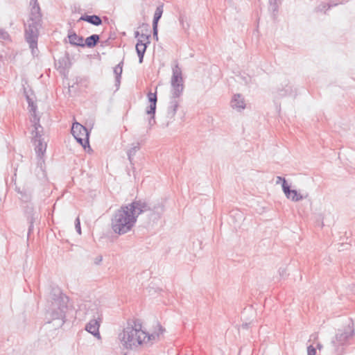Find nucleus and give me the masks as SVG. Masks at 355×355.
Segmentation results:
<instances>
[{
  "label": "nucleus",
  "mask_w": 355,
  "mask_h": 355,
  "mask_svg": "<svg viewBox=\"0 0 355 355\" xmlns=\"http://www.w3.org/2000/svg\"><path fill=\"white\" fill-rule=\"evenodd\" d=\"M151 210L148 202L144 199L135 198L132 202L122 205L117 209L111 220L113 232L123 235L130 232L137 223L138 216Z\"/></svg>",
  "instance_id": "obj_1"
},
{
  "label": "nucleus",
  "mask_w": 355,
  "mask_h": 355,
  "mask_svg": "<svg viewBox=\"0 0 355 355\" xmlns=\"http://www.w3.org/2000/svg\"><path fill=\"white\" fill-rule=\"evenodd\" d=\"M50 295L51 304L46 313V317L51 320H58V326L62 327L65 322L69 298L59 288H53Z\"/></svg>",
  "instance_id": "obj_2"
},
{
  "label": "nucleus",
  "mask_w": 355,
  "mask_h": 355,
  "mask_svg": "<svg viewBox=\"0 0 355 355\" xmlns=\"http://www.w3.org/2000/svg\"><path fill=\"white\" fill-rule=\"evenodd\" d=\"M141 324L134 322V325L128 324L123 332L121 342L126 349H132L146 342V332L141 329Z\"/></svg>",
  "instance_id": "obj_3"
},
{
  "label": "nucleus",
  "mask_w": 355,
  "mask_h": 355,
  "mask_svg": "<svg viewBox=\"0 0 355 355\" xmlns=\"http://www.w3.org/2000/svg\"><path fill=\"white\" fill-rule=\"evenodd\" d=\"M79 320H85L90 319H102V313L98 305L92 301H86L79 305L76 311Z\"/></svg>",
  "instance_id": "obj_4"
},
{
  "label": "nucleus",
  "mask_w": 355,
  "mask_h": 355,
  "mask_svg": "<svg viewBox=\"0 0 355 355\" xmlns=\"http://www.w3.org/2000/svg\"><path fill=\"white\" fill-rule=\"evenodd\" d=\"M171 98L177 99L179 98L184 90L183 78L182 69L178 64L173 67V75L171 78Z\"/></svg>",
  "instance_id": "obj_5"
},
{
  "label": "nucleus",
  "mask_w": 355,
  "mask_h": 355,
  "mask_svg": "<svg viewBox=\"0 0 355 355\" xmlns=\"http://www.w3.org/2000/svg\"><path fill=\"white\" fill-rule=\"evenodd\" d=\"M71 133L77 142L84 149H86L87 147L89 148V132L87 128L78 122H75L71 127Z\"/></svg>",
  "instance_id": "obj_6"
},
{
  "label": "nucleus",
  "mask_w": 355,
  "mask_h": 355,
  "mask_svg": "<svg viewBox=\"0 0 355 355\" xmlns=\"http://www.w3.org/2000/svg\"><path fill=\"white\" fill-rule=\"evenodd\" d=\"M41 26L28 25L25 29V40L29 44L31 53L33 55L38 53L37 40L39 37V28Z\"/></svg>",
  "instance_id": "obj_7"
},
{
  "label": "nucleus",
  "mask_w": 355,
  "mask_h": 355,
  "mask_svg": "<svg viewBox=\"0 0 355 355\" xmlns=\"http://www.w3.org/2000/svg\"><path fill=\"white\" fill-rule=\"evenodd\" d=\"M354 325L353 321L349 319L347 327L343 331H338L336 335L335 340H333L331 342L335 347L344 345L354 335Z\"/></svg>",
  "instance_id": "obj_8"
},
{
  "label": "nucleus",
  "mask_w": 355,
  "mask_h": 355,
  "mask_svg": "<svg viewBox=\"0 0 355 355\" xmlns=\"http://www.w3.org/2000/svg\"><path fill=\"white\" fill-rule=\"evenodd\" d=\"M34 127L35 130H33L32 134L34 135L33 142L35 146V152L39 156H42L44 154L46 150V144L44 141V139L42 137V136L40 134V131L39 130V128L42 129V127L39 123V121L37 123H35Z\"/></svg>",
  "instance_id": "obj_9"
},
{
  "label": "nucleus",
  "mask_w": 355,
  "mask_h": 355,
  "mask_svg": "<svg viewBox=\"0 0 355 355\" xmlns=\"http://www.w3.org/2000/svg\"><path fill=\"white\" fill-rule=\"evenodd\" d=\"M147 98L150 105L146 107V112L150 116L148 119V125L151 128L155 124V116L157 102V91L155 92H149L147 94Z\"/></svg>",
  "instance_id": "obj_10"
},
{
  "label": "nucleus",
  "mask_w": 355,
  "mask_h": 355,
  "mask_svg": "<svg viewBox=\"0 0 355 355\" xmlns=\"http://www.w3.org/2000/svg\"><path fill=\"white\" fill-rule=\"evenodd\" d=\"M33 6L31 8L28 25L42 26V13L37 0H31Z\"/></svg>",
  "instance_id": "obj_11"
},
{
  "label": "nucleus",
  "mask_w": 355,
  "mask_h": 355,
  "mask_svg": "<svg viewBox=\"0 0 355 355\" xmlns=\"http://www.w3.org/2000/svg\"><path fill=\"white\" fill-rule=\"evenodd\" d=\"M275 93L276 96L279 98L295 95V94H294L295 91L293 90V87L289 84V82L287 80H285L280 86L277 87Z\"/></svg>",
  "instance_id": "obj_12"
},
{
  "label": "nucleus",
  "mask_w": 355,
  "mask_h": 355,
  "mask_svg": "<svg viewBox=\"0 0 355 355\" xmlns=\"http://www.w3.org/2000/svg\"><path fill=\"white\" fill-rule=\"evenodd\" d=\"M102 319H90L85 326V330L97 338H101L99 333L100 322Z\"/></svg>",
  "instance_id": "obj_13"
},
{
  "label": "nucleus",
  "mask_w": 355,
  "mask_h": 355,
  "mask_svg": "<svg viewBox=\"0 0 355 355\" xmlns=\"http://www.w3.org/2000/svg\"><path fill=\"white\" fill-rule=\"evenodd\" d=\"M179 106V101L178 99L175 98H171L169 102V105L167 109L166 112V118H167V122L166 125L168 126L174 119V116L177 112L178 107Z\"/></svg>",
  "instance_id": "obj_14"
},
{
  "label": "nucleus",
  "mask_w": 355,
  "mask_h": 355,
  "mask_svg": "<svg viewBox=\"0 0 355 355\" xmlns=\"http://www.w3.org/2000/svg\"><path fill=\"white\" fill-rule=\"evenodd\" d=\"M231 106L239 111L245 109V103L243 97L239 94H234L231 101Z\"/></svg>",
  "instance_id": "obj_15"
},
{
  "label": "nucleus",
  "mask_w": 355,
  "mask_h": 355,
  "mask_svg": "<svg viewBox=\"0 0 355 355\" xmlns=\"http://www.w3.org/2000/svg\"><path fill=\"white\" fill-rule=\"evenodd\" d=\"M148 44L144 43V40H138L136 44V51L139 57V62L141 64L144 61V54Z\"/></svg>",
  "instance_id": "obj_16"
},
{
  "label": "nucleus",
  "mask_w": 355,
  "mask_h": 355,
  "mask_svg": "<svg viewBox=\"0 0 355 355\" xmlns=\"http://www.w3.org/2000/svg\"><path fill=\"white\" fill-rule=\"evenodd\" d=\"M79 20L87 21V23H89L94 26H100L102 24L101 18L96 15H83L80 17Z\"/></svg>",
  "instance_id": "obj_17"
},
{
  "label": "nucleus",
  "mask_w": 355,
  "mask_h": 355,
  "mask_svg": "<svg viewBox=\"0 0 355 355\" xmlns=\"http://www.w3.org/2000/svg\"><path fill=\"white\" fill-rule=\"evenodd\" d=\"M69 43L76 46L83 47V37L78 35L76 33L69 34L68 35Z\"/></svg>",
  "instance_id": "obj_18"
},
{
  "label": "nucleus",
  "mask_w": 355,
  "mask_h": 355,
  "mask_svg": "<svg viewBox=\"0 0 355 355\" xmlns=\"http://www.w3.org/2000/svg\"><path fill=\"white\" fill-rule=\"evenodd\" d=\"M100 36L97 34H93L85 39L83 47L94 48L99 42Z\"/></svg>",
  "instance_id": "obj_19"
},
{
  "label": "nucleus",
  "mask_w": 355,
  "mask_h": 355,
  "mask_svg": "<svg viewBox=\"0 0 355 355\" xmlns=\"http://www.w3.org/2000/svg\"><path fill=\"white\" fill-rule=\"evenodd\" d=\"M141 146L139 142L134 143L132 147L128 150L127 155L130 163L133 165V157L136 153L140 150Z\"/></svg>",
  "instance_id": "obj_20"
},
{
  "label": "nucleus",
  "mask_w": 355,
  "mask_h": 355,
  "mask_svg": "<svg viewBox=\"0 0 355 355\" xmlns=\"http://www.w3.org/2000/svg\"><path fill=\"white\" fill-rule=\"evenodd\" d=\"M163 12L164 4L162 3L159 5L155 9L153 19V25L158 26V22L162 16Z\"/></svg>",
  "instance_id": "obj_21"
},
{
  "label": "nucleus",
  "mask_w": 355,
  "mask_h": 355,
  "mask_svg": "<svg viewBox=\"0 0 355 355\" xmlns=\"http://www.w3.org/2000/svg\"><path fill=\"white\" fill-rule=\"evenodd\" d=\"M282 0H269V9L272 12V16L275 19L279 10V6Z\"/></svg>",
  "instance_id": "obj_22"
},
{
  "label": "nucleus",
  "mask_w": 355,
  "mask_h": 355,
  "mask_svg": "<svg viewBox=\"0 0 355 355\" xmlns=\"http://www.w3.org/2000/svg\"><path fill=\"white\" fill-rule=\"evenodd\" d=\"M123 61L119 62L114 68V73L116 75V85H118L120 84V80L121 77L122 73V66H123Z\"/></svg>",
  "instance_id": "obj_23"
},
{
  "label": "nucleus",
  "mask_w": 355,
  "mask_h": 355,
  "mask_svg": "<svg viewBox=\"0 0 355 355\" xmlns=\"http://www.w3.org/2000/svg\"><path fill=\"white\" fill-rule=\"evenodd\" d=\"M30 212L28 216V220L29 223L28 231V236L31 234V232L33 230V224L35 221L36 218L35 217V214L33 213V208H30Z\"/></svg>",
  "instance_id": "obj_24"
},
{
  "label": "nucleus",
  "mask_w": 355,
  "mask_h": 355,
  "mask_svg": "<svg viewBox=\"0 0 355 355\" xmlns=\"http://www.w3.org/2000/svg\"><path fill=\"white\" fill-rule=\"evenodd\" d=\"M308 193H306L305 195L301 194L297 192V190L293 189L291 196V199L292 201L294 202H298L300 200H302L303 199H305L308 197Z\"/></svg>",
  "instance_id": "obj_25"
},
{
  "label": "nucleus",
  "mask_w": 355,
  "mask_h": 355,
  "mask_svg": "<svg viewBox=\"0 0 355 355\" xmlns=\"http://www.w3.org/2000/svg\"><path fill=\"white\" fill-rule=\"evenodd\" d=\"M338 3H335L334 1H330L329 3H322L321 4H320L318 8H317V10L318 11H320V12H322V11H324V12H326V10H328V9H330L332 7H334L336 6H337Z\"/></svg>",
  "instance_id": "obj_26"
},
{
  "label": "nucleus",
  "mask_w": 355,
  "mask_h": 355,
  "mask_svg": "<svg viewBox=\"0 0 355 355\" xmlns=\"http://www.w3.org/2000/svg\"><path fill=\"white\" fill-rule=\"evenodd\" d=\"M282 190L286 196L287 198H290L292 191L293 189H291V187L287 183L286 180H283V183L282 184Z\"/></svg>",
  "instance_id": "obj_27"
},
{
  "label": "nucleus",
  "mask_w": 355,
  "mask_h": 355,
  "mask_svg": "<svg viewBox=\"0 0 355 355\" xmlns=\"http://www.w3.org/2000/svg\"><path fill=\"white\" fill-rule=\"evenodd\" d=\"M0 41H11L10 35L4 29L0 28Z\"/></svg>",
  "instance_id": "obj_28"
},
{
  "label": "nucleus",
  "mask_w": 355,
  "mask_h": 355,
  "mask_svg": "<svg viewBox=\"0 0 355 355\" xmlns=\"http://www.w3.org/2000/svg\"><path fill=\"white\" fill-rule=\"evenodd\" d=\"M146 334H147V337L146 338L145 343L148 342V341H154V340H157L159 336V334H158V333L151 334L146 333Z\"/></svg>",
  "instance_id": "obj_29"
},
{
  "label": "nucleus",
  "mask_w": 355,
  "mask_h": 355,
  "mask_svg": "<svg viewBox=\"0 0 355 355\" xmlns=\"http://www.w3.org/2000/svg\"><path fill=\"white\" fill-rule=\"evenodd\" d=\"M26 100H27V102L28 104V107H31V111L35 112L36 110L37 106L34 105L33 101L28 96H26Z\"/></svg>",
  "instance_id": "obj_30"
},
{
  "label": "nucleus",
  "mask_w": 355,
  "mask_h": 355,
  "mask_svg": "<svg viewBox=\"0 0 355 355\" xmlns=\"http://www.w3.org/2000/svg\"><path fill=\"white\" fill-rule=\"evenodd\" d=\"M75 228H76V232L79 234H81L80 222V219L78 217L76 218L75 220Z\"/></svg>",
  "instance_id": "obj_31"
},
{
  "label": "nucleus",
  "mask_w": 355,
  "mask_h": 355,
  "mask_svg": "<svg viewBox=\"0 0 355 355\" xmlns=\"http://www.w3.org/2000/svg\"><path fill=\"white\" fill-rule=\"evenodd\" d=\"M158 26L153 25V37L157 41L158 40Z\"/></svg>",
  "instance_id": "obj_32"
},
{
  "label": "nucleus",
  "mask_w": 355,
  "mask_h": 355,
  "mask_svg": "<svg viewBox=\"0 0 355 355\" xmlns=\"http://www.w3.org/2000/svg\"><path fill=\"white\" fill-rule=\"evenodd\" d=\"M140 37H141L140 40H144V43H146L148 44H150V35H146V34L142 33L141 35H140Z\"/></svg>",
  "instance_id": "obj_33"
},
{
  "label": "nucleus",
  "mask_w": 355,
  "mask_h": 355,
  "mask_svg": "<svg viewBox=\"0 0 355 355\" xmlns=\"http://www.w3.org/2000/svg\"><path fill=\"white\" fill-rule=\"evenodd\" d=\"M316 349L313 345H309L307 347V354L308 355H315Z\"/></svg>",
  "instance_id": "obj_34"
},
{
  "label": "nucleus",
  "mask_w": 355,
  "mask_h": 355,
  "mask_svg": "<svg viewBox=\"0 0 355 355\" xmlns=\"http://www.w3.org/2000/svg\"><path fill=\"white\" fill-rule=\"evenodd\" d=\"M69 61V58L68 53H66L65 56L62 59V60H60V62L62 64H64V67H67V62H68Z\"/></svg>",
  "instance_id": "obj_35"
},
{
  "label": "nucleus",
  "mask_w": 355,
  "mask_h": 355,
  "mask_svg": "<svg viewBox=\"0 0 355 355\" xmlns=\"http://www.w3.org/2000/svg\"><path fill=\"white\" fill-rule=\"evenodd\" d=\"M279 274L281 277H284L286 274V268H279Z\"/></svg>",
  "instance_id": "obj_36"
},
{
  "label": "nucleus",
  "mask_w": 355,
  "mask_h": 355,
  "mask_svg": "<svg viewBox=\"0 0 355 355\" xmlns=\"http://www.w3.org/2000/svg\"><path fill=\"white\" fill-rule=\"evenodd\" d=\"M103 261V257H102L101 255H98V256H97V257L94 259V263H95L96 265H99V264L101 263V261Z\"/></svg>",
  "instance_id": "obj_37"
},
{
  "label": "nucleus",
  "mask_w": 355,
  "mask_h": 355,
  "mask_svg": "<svg viewBox=\"0 0 355 355\" xmlns=\"http://www.w3.org/2000/svg\"><path fill=\"white\" fill-rule=\"evenodd\" d=\"M283 180H286L284 178H282V177H280V176H278L277 177V183L278 184L279 182H282V184L283 183Z\"/></svg>",
  "instance_id": "obj_38"
},
{
  "label": "nucleus",
  "mask_w": 355,
  "mask_h": 355,
  "mask_svg": "<svg viewBox=\"0 0 355 355\" xmlns=\"http://www.w3.org/2000/svg\"><path fill=\"white\" fill-rule=\"evenodd\" d=\"M179 20H180V24L183 25V23H184L183 17L180 16Z\"/></svg>",
  "instance_id": "obj_39"
},
{
  "label": "nucleus",
  "mask_w": 355,
  "mask_h": 355,
  "mask_svg": "<svg viewBox=\"0 0 355 355\" xmlns=\"http://www.w3.org/2000/svg\"><path fill=\"white\" fill-rule=\"evenodd\" d=\"M139 35H140V34H139V31H135V37H139Z\"/></svg>",
  "instance_id": "obj_40"
},
{
  "label": "nucleus",
  "mask_w": 355,
  "mask_h": 355,
  "mask_svg": "<svg viewBox=\"0 0 355 355\" xmlns=\"http://www.w3.org/2000/svg\"><path fill=\"white\" fill-rule=\"evenodd\" d=\"M243 327L244 328H247V327H248V324H247V323L243 324Z\"/></svg>",
  "instance_id": "obj_41"
},
{
  "label": "nucleus",
  "mask_w": 355,
  "mask_h": 355,
  "mask_svg": "<svg viewBox=\"0 0 355 355\" xmlns=\"http://www.w3.org/2000/svg\"><path fill=\"white\" fill-rule=\"evenodd\" d=\"M159 330L161 331V334H162V331H163V329H162V327H160Z\"/></svg>",
  "instance_id": "obj_42"
},
{
  "label": "nucleus",
  "mask_w": 355,
  "mask_h": 355,
  "mask_svg": "<svg viewBox=\"0 0 355 355\" xmlns=\"http://www.w3.org/2000/svg\"><path fill=\"white\" fill-rule=\"evenodd\" d=\"M318 347L319 348H320V347H321V345L318 344Z\"/></svg>",
  "instance_id": "obj_43"
},
{
  "label": "nucleus",
  "mask_w": 355,
  "mask_h": 355,
  "mask_svg": "<svg viewBox=\"0 0 355 355\" xmlns=\"http://www.w3.org/2000/svg\"><path fill=\"white\" fill-rule=\"evenodd\" d=\"M123 355H127V354H124Z\"/></svg>",
  "instance_id": "obj_44"
}]
</instances>
